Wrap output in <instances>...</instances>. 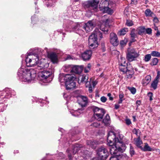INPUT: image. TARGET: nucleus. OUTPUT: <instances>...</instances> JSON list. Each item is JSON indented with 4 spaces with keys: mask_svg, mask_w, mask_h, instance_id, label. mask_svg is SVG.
Listing matches in <instances>:
<instances>
[{
    "mask_svg": "<svg viewBox=\"0 0 160 160\" xmlns=\"http://www.w3.org/2000/svg\"><path fill=\"white\" fill-rule=\"evenodd\" d=\"M37 69H28L22 67L18 70L17 74L19 79L22 82H29L34 80L36 76Z\"/></svg>",
    "mask_w": 160,
    "mask_h": 160,
    "instance_id": "f257e3e1",
    "label": "nucleus"
},
{
    "mask_svg": "<svg viewBox=\"0 0 160 160\" xmlns=\"http://www.w3.org/2000/svg\"><path fill=\"white\" fill-rule=\"evenodd\" d=\"M38 57L37 55L29 54L26 55L25 62L28 67H33L36 66V67L34 69L40 70L48 68L49 63L48 62H40Z\"/></svg>",
    "mask_w": 160,
    "mask_h": 160,
    "instance_id": "f03ea898",
    "label": "nucleus"
},
{
    "mask_svg": "<svg viewBox=\"0 0 160 160\" xmlns=\"http://www.w3.org/2000/svg\"><path fill=\"white\" fill-rule=\"evenodd\" d=\"M123 136H120L121 139L119 140L118 138H116L115 133L112 131H109L108 135L107 142L108 145L110 147V150L112 149H114V150H125V148H123L125 147V145L122 144V141L121 139L122 138Z\"/></svg>",
    "mask_w": 160,
    "mask_h": 160,
    "instance_id": "7ed1b4c3",
    "label": "nucleus"
},
{
    "mask_svg": "<svg viewBox=\"0 0 160 160\" xmlns=\"http://www.w3.org/2000/svg\"><path fill=\"white\" fill-rule=\"evenodd\" d=\"M83 23H75L73 22L68 20L65 22L63 25V28L68 32H75L78 34L82 33V29L84 30Z\"/></svg>",
    "mask_w": 160,
    "mask_h": 160,
    "instance_id": "20e7f679",
    "label": "nucleus"
},
{
    "mask_svg": "<svg viewBox=\"0 0 160 160\" xmlns=\"http://www.w3.org/2000/svg\"><path fill=\"white\" fill-rule=\"evenodd\" d=\"M76 79L74 75L67 74L65 75H61L59 79V81L61 83L63 82V80L67 90H70L76 87V83L74 80Z\"/></svg>",
    "mask_w": 160,
    "mask_h": 160,
    "instance_id": "39448f33",
    "label": "nucleus"
},
{
    "mask_svg": "<svg viewBox=\"0 0 160 160\" xmlns=\"http://www.w3.org/2000/svg\"><path fill=\"white\" fill-rule=\"evenodd\" d=\"M98 37L100 38V39L102 38V33L98 29L96 28L89 36L88 39L89 44L90 47H93V48H94L98 46L97 39Z\"/></svg>",
    "mask_w": 160,
    "mask_h": 160,
    "instance_id": "423d86ee",
    "label": "nucleus"
},
{
    "mask_svg": "<svg viewBox=\"0 0 160 160\" xmlns=\"http://www.w3.org/2000/svg\"><path fill=\"white\" fill-rule=\"evenodd\" d=\"M38 70L37 73H39L38 79L41 82L40 83L49 82L52 80L53 76L51 71H44L40 72Z\"/></svg>",
    "mask_w": 160,
    "mask_h": 160,
    "instance_id": "0eeeda50",
    "label": "nucleus"
},
{
    "mask_svg": "<svg viewBox=\"0 0 160 160\" xmlns=\"http://www.w3.org/2000/svg\"><path fill=\"white\" fill-rule=\"evenodd\" d=\"M99 9L102 12L110 15L112 14L113 12V10L110 8V5L108 1L106 0H103L101 2Z\"/></svg>",
    "mask_w": 160,
    "mask_h": 160,
    "instance_id": "6e6552de",
    "label": "nucleus"
},
{
    "mask_svg": "<svg viewBox=\"0 0 160 160\" xmlns=\"http://www.w3.org/2000/svg\"><path fill=\"white\" fill-rule=\"evenodd\" d=\"M99 1L98 0H92L88 1L86 4V7L88 8L89 12L93 13L98 11V4Z\"/></svg>",
    "mask_w": 160,
    "mask_h": 160,
    "instance_id": "1a4fd4ad",
    "label": "nucleus"
},
{
    "mask_svg": "<svg viewBox=\"0 0 160 160\" xmlns=\"http://www.w3.org/2000/svg\"><path fill=\"white\" fill-rule=\"evenodd\" d=\"M88 75L87 74H83L78 78V82L79 84L85 83L86 87L89 88L88 90L89 92H92V91L91 82L88 81Z\"/></svg>",
    "mask_w": 160,
    "mask_h": 160,
    "instance_id": "9d476101",
    "label": "nucleus"
},
{
    "mask_svg": "<svg viewBox=\"0 0 160 160\" xmlns=\"http://www.w3.org/2000/svg\"><path fill=\"white\" fill-rule=\"evenodd\" d=\"M127 54V59L129 62H132L135 60L139 56L138 52L133 48L129 49Z\"/></svg>",
    "mask_w": 160,
    "mask_h": 160,
    "instance_id": "9b49d317",
    "label": "nucleus"
},
{
    "mask_svg": "<svg viewBox=\"0 0 160 160\" xmlns=\"http://www.w3.org/2000/svg\"><path fill=\"white\" fill-rule=\"evenodd\" d=\"M110 41L111 43L114 46H117L119 44V41L117 35L113 32L110 34Z\"/></svg>",
    "mask_w": 160,
    "mask_h": 160,
    "instance_id": "f8f14e48",
    "label": "nucleus"
},
{
    "mask_svg": "<svg viewBox=\"0 0 160 160\" xmlns=\"http://www.w3.org/2000/svg\"><path fill=\"white\" fill-rule=\"evenodd\" d=\"M14 90L8 89L6 90V91H4L2 92L1 93L0 98H1L2 96H3V97L2 98H8L11 97L12 95H14Z\"/></svg>",
    "mask_w": 160,
    "mask_h": 160,
    "instance_id": "ddd939ff",
    "label": "nucleus"
},
{
    "mask_svg": "<svg viewBox=\"0 0 160 160\" xmlns=\"http://www.w3.org/2000/svg\"><path fill=\"white\" fill-rule=\"evenodd\" d=\"M83 23L84 30L87 32H89L92 31L95 26L94 23L92 21H89L86 23Z\"/></svg>",
    "mask_w": 160,
    "mask_h": 160,
    "instance_id": "4468645a",
    "label": "nucleus"
},
{
    "mask_svg": "<svg viewBox=\"0 0 160 160\" xmlns=\"http://www.w3.org/2000/svg\"><path fill=\"white\" fill-rule=\"evenodd\" d=\"M92 51L91 50H86L81 54V57L83 60H89L92 55Z\"/></svg>",
    "mask_w": 160,
    "mask_h": 160,
    "instance_id": "2eb2a0df",
    "label": "nucleus"
},
{
    "mask_svg": "<svg viewBox=\"0 0 160 160\" xmlns=\"http://www.w3.org/2000/svg\"><path fill=\"white\" fill-rule=\"evenodd\" d=\"M78 102L82 107H85L88 104L87 98L86 97L81 96L80 97V100H78Z\"/></svg>",
    "mask_w": 160,
    "mask_h": 160,
    "instance_id": "dca6fc26",
    "label": "nucleus"
},
{
    "mask_svg": "<svg viewBox=\"0 0 160 160\" xmlns=\"http://www.w3.org/2000/svg\"><path fill=\"white\" fill-rule=\"evenodd\" d=\"M110 153L112 156L109 160H119V158L120 156V151H110Z\"/></svg>",
    "mask_w": 160,
    "mask_h": 160,
    "instance_id": "f3484780",
    "label": "nucleus"
},
{
    "mask_svg": "<svg viewBox=\"0 0 160 160\" xmlns=\"http://www.w3.org/2000/svg\"><path fill=\"white\" fill-rule=\"evenodd\" d=\"M92 109L94 112V114H95L96 116L97 115L100 114V113H105V112L104 109L99 108L95 106H93Z\"/></svg>",
    "mask_w": 160,
    "mask_h": 160,
    "instance_id": "a211bd4d",
    "label": "nucleus"
},
{
    "mask_svg": "<svg viewBox=\"0 0 160 160\" xmlns=\"http://www.w3.org/2000/svg\"><path fill=\"white\" fill-rule=\"evenodd\" d=\"M99 157L102 160H105L108 157L109 153L108 151H98Z\"/></svg>",
    "mask_w": 160,
    "mask_h": 160,
    "instance_id": "6ab92c4d",
    "label": "nucleus"
},
{
    "mask_svg": "<svg viewBox=\"0 0 160 160\" xmlns=\"http://www.w3.org/2000/svg\"><path fill=\"white\" fill-rule=\"evenodd\" d=\"M119 64V69L123 73H126L127 74H129V75H131L129 73L130 70L127 69V64H122V63H120Z\"/></svg>",
    "mask_w": 160,
    "mask_h": 160,
    "instance_id": "aec40b11",
    "label": "nucleus"
},
{
    "mask_svg": "<svg viewBox=\"0 0 160 160\" xmlns=\"http://www.w3.org/2000/svg\"><path fill=\"white\" fill-rule=\"evenodd\" d=\"M82 68V66H76L72 68V70L75 73L79 74L81 72Z\"/></svg>",
    "mask_w": 160,
    "mask_h": 160,
    "instance_id": "412c9836",
    "label": "nucleus"
},
{
    "mask_svg": "<svg viewBox=\"0 0 160 160\" xmlns=\"http://www.w3.org/2000/svg\"><path fill=\"white\" fill-rule=\"evenodd\" d=\"M135 30L134 28L132 29L131 31L130 35L131 38V42H133L136 41L135 38L137 37V34L135 33Z\"/></svg>",
    "mask_w": 160,
    "mask_h": 160,
    "instance_id": "4be33fe9",
    "label": "nucleus"
},
{
    "mask_svg": "<svg viewBox=\"0 0 160 160\" xmlns=\"http://www.w3.org/2000/svg\"><path fill=\"white\" fill-rule=\"evenodd\" d=\"M151 80V77L150 75H147L145 79H143L142 83L143 86H146L149 83Z\"/></svg>",
    "mask_w": 160,
    "mask_h": 160,
    "instance_id": "5701e85b",
    "label": "nucleus"
},
{
    "mask_svg": "<svg viewBox=\"0 0 160 160\" xmlns=\"http://www.w3.org/2000/svg\"><path fill=\"white\" fill-rule=\"evenodd\" d=\"M88 145L91 147L92 149H95L96 147V145L97 144V142H95L94 140H88L87 142Z\"/></svg>",
    "mask_w": 160,
    "mask_h": 160,
    "instance_id": "b1692460",
    "label": "nucleus"
},
{
    "mask_svg": "<svg viewBox=\"0 0 160 160\" xmlns=\"http://www.w3.org/2000/svg\"><path fill=\"white\" fill-rule=\"evenodd\" d=\"M134 140L136 145L142 149V148L140 145L142 143V142L140 139V136H139L137 138L134 139Z\"/></svg>",
    "mask_w": 160,
    "mask_h": 160,
    "instance_id": "393cba45",
    "label": "nucleus"
},
{
    "mask_svg": "<svg viewBox=\"0 0 160 160\" xmlns=\"http://www.w3.org/2000/svg\"><path fill=\"white\" fill-rule=\"evenodd\" d=\"M82 109H79L75 111H72L71 112V113L73 116L77 117L79 116L81 113H82Z\"/></svg>",
    "mask_w": 160,
    "mask_h": 160,
    "instance_id": "a878e982",
    "label": "nucleus"
},
{
    "mask_svg": "<svg viewBox=\"0 0 160 160\" xmlns=\"http://www.w3.org/2000/svg\"><path fill=\"white\" fill-rule=\"evenodd\" d=\"M49 58L53 63H56L57 61L56 54L54 53H52L49 55Z\"/></svg>",
    "mask_w": 160,
    "mask_h": 160,
    "instance_id": "bb28decb",
    "label": "nucleus"
},
{
    "mask_svg": "<svg viewBox=\"0 0 160 160\" xmlns=\"http://www.w3.org/2000/svg\"><path fill=\"white\" fill-rule=\"evenodd\" d=\"M110 117L109 115L107 114L103 120V122L106 126H108L109 124Z\"/></svg>",
    "mask_w": 160,
    "mask_h": 160,
    "instance_id": "cd10ccee",
    "label": "nucleus"
},
{
    "mask_svg": "<svg viewBox=\"0 0 160 160\" xmlns=\"http://www.w3.org/2000/svg\"><path fill=\"white\" fill-rule=\"evenodd\" d=\"M138 34L139 35H142L146 31V29L143 26H140L137 29Z\"/></svg>",
    "mask_w": 160,
    "mask_h": 160,
    "instance_id": "c85d7f7f",
    "label": "nucleus"
},
{
    "mask_svg": "<svg viewBox=\"0 0 160 160\" xmlns=\"http://www.w3.org/2000/svg\"><path fill=\"white\" fill-rule=\"evenodd\" d=\"M72 150H80L82 148V145H79L77 143H75L72 145Z\"/></svg>",
    "mask_w": 160,
    "mask_h": 160,
    "instance_id": "c756f323",
    "label": "nucleus"
},
{
    "mask_svg": "<svg viewBox=\"0 0 160 160\" xmlns=\"http://www.w3.org/2000/svg\"><path fill=\"white\" fill-rule=\"evenodd\" d=\"M108 26H105L104 24H102L100 27V29L105 33H107L108 31Z\"/></svg>",
    "mask_w": 160,
    "mask_h": 160,
    "instance_id": "7c9ffc66",
    "label": "nucleus"
},
{
    "mask_svg": "<svg viewBox=\"0 0 160 160\" xmlns=\"http://www.w3.org/2000/svg\"><path fill=\"white\" fill-rule=\"evenodd\" d=\"M105 114L100 113V114L97 115V116H96L95 114H94L93 116L98 121H100L102 119Z\"/></svg>",
    "mask_w": 160,
    "mask_h": 160,
    "instance_id": "2f4dec72",
    "label": "nucleus"
},
{
    "mask_svg": "<svg viewBox=\"0 0 160 160\" xmlns=\"http://www.w3.org/2000/svg\"><path fill=\"white\" fill-rule=\"evenodd\" d=\"M158 82V80L154 79L151 84V88H152L154 90L156 89L157 88Z\"/></svg>",
    "mask_w": 160,
    "mask_h": 160,
    "instance_id": "473e14b6",
    "label": "nucleus"
},
{
    "mask_svg": "<svg viewBox=\"0 0 160 160\" xmlns=\"http://www.w3.org/2000/svg\"><path fill=\"white\" fill-rule=\"evenodd\" d=\"M128 31V29L127 28H124L121 29L118 32V34L120 36L124 35Z\"/></svg>",
    "mask_w": 160,
    "mask_h": 160,
    "instance_id": "72a5a7b5",
    "label": "nucleus"
},
{
    "mask_svg": "<svg viewBox=\"0 0 160 160\" xmlns=\"http://www.w3.org/2000/svg\"><path fill=\"white\" fill-rule=\"evenodd\" d=\"M55 1L54 0H48L46 3V5L48 7H52L55 5Z\"/></svg>",
    "mask_w": 160,
    "mask_h": 160,
    "instance_id": "f704fd0d",
    "label": "nucleus"
},
{
    "mask_svg": "<svg viewBox=\"0 0 160 160\" xmlns=\"http://www.w3.org/2000/svg\"><path fill=\"white\" fill-rule=\"evenodd\" d=\"M145 14L147 17L152 16L153 14L152 12L150 9H146L145 12Z\"/></svg>",
    "mask_w": 160,
    "mask_h": 160,
    "instance_id": "c9c22d12",
    "label": "nucleus"
},
{
    "mask_svg": "<svg viewBox=\"0 0 160 160\" xmlns=\"http://www.w3.org/2000/svg\"><path fill=\"white\" fill-rule=\"evenodd\" d=\"M158 62V59L157 58H154L152 59V61L150 63L151 65H156Z\"/></svg>",
    "mask_w": 160,
    "mask_h": 160,
    "instance_id": "e433bc0d",
    "label": "nucleus"
},
{
    "mask_svg": "<svg viewBox=\"0 0 160 160\" xmlns=\"http://www.w3.org/2000/svg\"><path fill=\"white\" fill-rule=\"evenodd\" d=\"M151 55L153 57H160V53L156 51L152 52Z\"/></svg>",
    "mask_w": 160,
    "mask_h": 160,
    "instance_id": "4c0bfd02",
    "label": "nucleus"
},
{
    "mask_svg": "<svg viewBox=\"0 0 160 160\" xmlns=\"http://www.w3.org/2000/svg\"><path fill=\"white\" fill-rule=\"evenodd\" d=\"M132 132L134 134H135L138 137L140 136V134L141 133L140 131L138 129L134 128L132 130Z\"/></svg>",
    "mask_w": 160,
    "mask_h": 160,
    "instance_id": "58836bf2",
    "label": "nucleus"
},
{
    "mask_svg": "<svg viewBox=\"0 0 160 160\" xmlns=\"http://www.w3.org/2000/svg\"><path fill=\"white\" fill-rule=\"evenodd\" d=\"M128 89L133 94H135L136 92V88L134 87H128Z\"/></svg>",
    "mask_w": 160,
    "mask_h": 160,
    "instance_id": "ea45409f",
    "label": "nucleus"
},
{
    "mask_svg": "<svg viewBox=\"0 0 160 160\" xmlns=\"http://www.w3.org/2000/svg\"><path fill=\"white\" fill-rule=\"evenodd\" d=\"M119 160H128V157L126 154H123L120 156Z\"/></svg>",
    "mask_w": 160,
    "mask_h": 160,
    "instance_id": "a19ab883",
    "label": "nucleus"
},
{
    "mask_svg": "<svg viewBox=\"0 0 160 160\" xmlns=\"http://www.w3.org/2000/svg\"><path fill=\"white\" fill-rule=\"evenodd\" d=\"M151 58V54H148L145 55L144 57V60L145 62H148Z\"/></svg>",
    "mask_w": 160,
    "mask_h": 160,
    "instance_id": "79ce46f5",
    "label": "nucleus"
},
{
    "mask_svg": "<svg viewBox=\"0 0 160 160\" xmlns=\"http://www.w3.org/2000/svg\"><path fill=\"white\" fill-rule=\"evenodd\" d=\"M126 25L129 27L132 26L133 25V22L129 20H127L126 22Z\"/></svg>",
    "mask_w": 160,
    "mask_h": 160,
    "instance_id": "37998d69",
    "label": "nucleus"
},
{
    "mask_svg": "<svg viewBox=\"0 0 160 160\" xmlns=\"http://www.w3.org/2000/svg\"><path fill=\"white\" fill-rule=\"evenodd\" d=\"M119 63H122V64H127L126 63L125 59L124 58L121 57L120 58V60H119Z\"/></svg>",
    "mask_w": 160,
    "mask_h": 160,
    "instance_id": "c03bdc74",
    "label": "nucleus"
},
{
    "mask_svg": "<svg viewBox=\"0 0 160 160\" xmlns=\"http://www.w3.org/2000/svg\"><path fill=\"white\" fill-rule=\"evenodd\" d=\"M143 150H152L150 146L147 143H145L144 147Z\"/></svg>",
    "mask_w": 160,
    "mask_h": 160,
    "instance_id": "a18cd8bd",
    "label": "nucleus"
},
{
    "mask_svg": "<svg viewBox=\"0 0 160 160\" xmlns=\"http://www.w3.org/2000/svg\"><path fill=\"white\" fill-rule=\"evenodd\" d=\"M147 33L148 34H150L152 32V30L151 28H148L146 29V31Z\"/></svg>",
    "mask_w": 160,
    "mask_h": 160,
    "instance_id": "49530a36",
    "label": "nucleus"
},
{
    "mask_svg": "<svg viewBox=\"0 0 160 160\" xmlns=\"http://www.w3.org/2000/svg\"><path fill=\"white\" fill-rule=\"evenodd\" d=\"M148 96L149 98V100L151 101L152 100L153 94L152 92H149L148 93Z\"/></svg>",
    "mask_w": 160,
    "mask_h": 160,
    "instance_id": "de8ad7c7",
    "label": "nucleus"
},
{
    "mask_svg": "<svg viewBox=\"0 0 160 160\" xmlns=\"http://www.w3.org/2000/svg\"><path fill=\"white\" fill-rule=\"evenodd\" d=\"M100 100L102 102H105L106 101L107 98L104 96H102Z\"/></svg>",
    "mask_w": 160,
    "mask_h": 160,
    "instance_id": "09e8293b",
    "label": "nucleus"
},
{
    "mask_svg": "<svg viewBox=\"0 0 160 160\" xmlns=\"http://www.w3.org/2000/svg\"><path fill=\"white\" fill-rule=\"evenodd\" d=\"M126 123L127 125H129L131 124V122L130 119H127L125 120Z\"/></svg>",
    "mask_w": 160,
    "mask_h": 160,
    "instance_id": "8fccbe9b",
    "label": "nucleus"
},
{
    "mask_svg": "<svg viewBox=\"0 0 160 160\" xmlns=\"http://www.w3.org/2000/svg\"><path fill=\"white\" fill-rule=\"evenodd\" d=\"M160 77V71H158L157 72V74L155 79L158 80Z\"/></svg>",
    "mask_w": 160,
    "mask_h": 160,
    "instance_id": "3c124183",
    "label": "nucleus"
},
{
    "mask_svg": "<svg viewBox=\"0 0 160 160\" xmlns=\"http://www.w3.org/2000/svg\"><path fill=\"white\" fill-rule=\"evenodd\" d=\"M107 96L109 97V100L112 101L113 100V98L112 97H111V94L110 93H108Z\"/></svg>",
    "mask_w": 160,
    "mask_h": 160,
    "instance_id": "603ef678",
    "label": "nucleus"
},
{
    "mask_svg": "<svg viewBox=\"0 0 160 160\" xmlns=\"http://www.w3.org/2000/svg\"><path fill=\"white\" fill-rule=\"evenodd\" d=\"M93 126L95 127H99L100 125L97 122H94L93 124Z\"/></svg>",
    "mask_w": 160,
    "mask_h": 160,
    "instance_id": "864d4df0",
    "label": "nucleus"
},
{
    "mask_svg": "<svg viewBox=\"0 0 160 160\" xmlns=\"http://www.w3.org/2000/svg\"><path fill=\"white\" fill-rule=\"evenodd\" d=\"M126 42L123 40H122L120 42V44L121 46L125 45L126 43Z\"/></svg>",
    "mask_w": 160,
    "mask_h": 160,
    "instance_id": "5fc2aeb1",
    "label": "nucleus"
},
{
    "mask_svg": "<svg viewBox=\"0 0 160 160\" xmlns=\"http://www.w3.org/2000/svg\"><path fill=\"white\" fill-rule=\"evenodd\" d=\"M91 86L92 87V88H94L95 86L96 85V83H95V82H91Z\"/></svg>",
    "mask_w": 160,
    "mask_h": 160,
    "instance_id": "6e6d98bb",
    "label": "nucleus"
},
{
    "mask_svg": "<svg viewBox=\"0 0 160 160\" xmlns=\"http://www.w3.org/2000/svg\"><path fill=\"white\" fill-rule=\"evenodd\" d=\"M153 21L155 23H157L158 22V18L156 17H155L154 18Z\"/></svg>",
    "mask_w": 160,
    "mask_h": 160,
    "instance_id": "4d7b16f0",
    "label": "nucleus"
},
{
    "mask_svg": "<svg viewBox=\"0 0 160 160\" xmlns=\"http://www.w3.org/2000/svg\"><path fill=\"white\" fill-rule=\"evenodd\" d=\"M124 97V95L123 94H120L119 95V98L120 99H123L122 98Z\"/></svg>",
    "mask_w": 160,
    "mask_h": 160,
    "instance_id": "13d9d810",
    "label": "nucleus"
},
{
    "mask_svg": "<svg viewBox=\"0 0 160 160\" xmlns=\"http://www.w3.org/2000/svg\"><path fill=\"white\" fill-rule=\"evenodd\" d=\"M99 150H106V148L104 146H102L100 148Z\"/></svg>",
    "mask_w": 160,
    "mask_h": 160,
    "instance_id": "bf43d9fd",
    "label": "nucleus"
},
{
    "mask_svg": "<svg viewBox=\"0 0 160 160\" xmlns=\"http://www.w3.org/2000/svg\"><path fill=\"white\" fill-rule=\"evenodd\" d=\"M90 70L88 69L87 68H85L84 69V72L85 73H87L89 72Z\"/></svg>",
    "mask_w": 160,
    "mask_h": 160,
    "instance_id": "052dcab7",
    "label": "nucleus"
},
{
    "mask_svg": "<svg viewBox=\"0 0 160 160\" xmlns=\"http://www.w3.org/2000/svg\"><path fill=\"white\" fill-rule=\"evenodd\" d=\"M91 64L90 63H88V64L87 66V67L86 68H87L88 69L90 70V68H91Z\"/></svg>",
    "mask_w": 160,
    "mask_h": 160,
    "instance_id": "680f3d73",
    "label": "nucleus"
},
{
    "mask_svg": "<svg viewBox=\"0 0 160 160\" xmlns=\"http://www.w3.org/2000/svg\"><path fill=\"white\" fill-rule=\"evenodd\" d=\"M136 104L138 105V106H139L141 103V102L140 100H138L136 101Z\"/></svg>",
    "mask_w": 160,
    "mask_h": 160,
    "instance_id": "e2e57ef3",
    "label": "nucleus"
},
{
    "mask_svg": "<svg viewBox=\"0 0 160 160\" xmlns=\"http://www.w3.org/2000/svg\"><path fill=\"white\" fill-rule=\"evenodd\" d=\"M130 154H131V156H132L134 154V151H130Z\"/></svg>",
    "mask_w": 160,
    "mask_h": 160,
    "instance_id": "0e129e2a",
    "label": "nucleus"
},
{
    "mask_svg": "<svg viewBox=\"0 0 160 160\" xmlns=\"http://www.w3.org/2000/svg\"><path fill=\"white\" fill-rule=\"evenodd\" d=\"M119 107V105L118 104H115V108L117 109H118Z\"/></svg>",
    "mask_w": 160,
    "mask_h": 160,
    "instance_id": "69168bd1",
    "label": "nucleus"
},
{
    "mask_svg": "<svg viewBox=\"0 0 160 160\" xmlns=\"http://www.w3.org/2000/svg\"><path fill=\"white\" fill-rule=\"evenodd\" d=\"M123 99H119V100L118 102V104H120L122 103V101Z\"/></svg>",
    "mask_w": 160,
    "mask_h": 160,
    "instance_id": "338daca9",
    "label": "nucleus"
},
{
    "mask_svg": "<svg viewBox=\"0 0 160 160\" xmlns=\"http://www.w3.org/2000/svg\"><path fill=\"white\" fill-rule=\"evenodd\" d=\"M71 56H68L66 58V60H68L71 59Z\"/></svg>",
    "mask_w": 160,
    "mask_h": 160,
    "instance_id": "774afa93",
    "label": "nucleus"
}]
</instances>
